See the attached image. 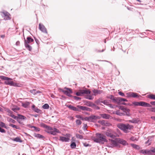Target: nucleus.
<instances>
[{
    "mask_svg": "<svg viewBox=\"0 0 155 155\" xmlns=\"http://www.w3.org/2000/svg\"><path fill=\"white\" fill-rule=\"evenodd\" d=\"M40 126L45 129V131L51 134L55 135L59 133V130L55 128H52L45 124L42 123L40 124Z\"/></svg>",
    "mask_w": 155,
    "mask_h": 155,
    "instance_id": "1",
    "label": "nucleus"
},
{
    "mask_svg": "<svg viewBox=\"0 0 155 155\" xmlns=\"http://www.w3.org/2000/svg\"><path fill=\"white\" fill-rule=\"evenodd\" d=\"M97 138L94 139V141L97 143H104V142H107L106 137L103 134L99 133H97L96 134Z\"/></svg>",
    "mask_w": 155,
    "mask_h": 155,
    "instance_id": "2",
    "label": "nucleus"
},
{
    "mask_svg": "<svg viewBox=\"0 0 155 155\" xmlns=\"http://www.w3.org/2000/svg\"><path fill=\"white\" fill-rule=\"evenodd\" d=\"M117 126L119 128L123 130L125 133L127 132L128 130H130L133 127L132 126L128 124H125L123 123H119Z\"/></svg>",
    "mask_w": 155,
    "mask_h": 155,
    "instance_id": "3",
    "label": "nucleus"
},
{
    "mask_svg": "<svg viewBox=\"0 0 155 155\" xmlns=\"http://www.w3.org/2000/svg\"><path fill=\"white\" fill-rule=\"evenodd\" d=\"M27 40H25V46L27 49L29 51H31L32 49V48L31 46L29 45V44L33 41L34 40L29 37H27Z\"/></svg>",
    "mask_w": 155,
    "mask_h": 155,
    "instance_id": "4",
    "label": "nucleus"
},
{
    "mask_svg": "<svg viewBox=\"0 0 155 155\" xmlns=\"http://www.w3.org/2000/svg\"><path fill=\"white\" fill-rule=\"evenodd\" d=\"M132 104L135 106H140L145 107H151V105L150 104L143 101H141L140 102L134 101L132 102Z\"/></svg>",
    "mask_w": 155,
    "mask_h": 155,
    "instance_id": "5",
    "label": "nucleus"
},
{
    "mask_svg": "<svg viewBox=\"0 0 155 155\" xmlns=\"http://www.w3.org/2000/svg\"><path fill=\"white\" fill-rule=\"evenodd\" d=\"M59 90L65 94L69 97H71V94L72 93V90L71 89L69 88H68L66 87H65L64 89L61 88H59Z\"/></svg>",
    "mask_w": 155,
    "mask_h": 155,
    "instance_id": "6",
    "label": "nucleus"
},
{
    "mask_svg": "<svg viewBox=\"0 0 155 155\" xmlns=\"http://www.w3.org/2000/svg\"><path fill=\"white\" fill-rule=\"evenodd\" d=\"M91 91L89 90H83L80 91L76 93V95L78 96H81L83 94H90Z\"/></svg>",
    "mask_w": 155,
    "mask_h": 155,
    "instance_id": "7",
    "label": "nucleus"
},
{
    "mask_svg": "<svg viewBox=\"0 0 155 155\" xmlns=\"http://www.w3.org/2000/svg\"><path fill=\"white\" fill-rule=\"evenodd\" d=\"M114 131L111 130H109L105 132L106 135L108 137L114 138L115 136L113 134Z\"/></svg>",
    "mask_w": 155,
    "mask_h": 155,
    "instance_id": "8",
    "label": "nucleus"
},
{
    "mask_svg": "<svg viewBox=\"0 0 155 155\" xmlns=\"http://www.w3.org/2000/svg\"><path fill=\"white\" fill-rule=\"evenodd\" d=\"M89 121L95 122L97 119H100V117L99 116L93 115L89 117Z\"/></svg>",
    "mask_w": 155,
    "mask_h": 155,
    "instance_id": "9",
    "label": "nucleus"
},
{
    "mask_svg": "<svg viewBox=\"0 0 155 155\" xmlns=\"http://www.w3.org/2000/svg\"><path fill=\"white\" fill-rule=\"evenodd\" d=\"M39 28L42 32L46 33H47V29L45 26L40 23L39 24Z\"/></svg>",
    "mask_w": 155,
    "mask_h": 155,
    "instance_id": "10",
    "label": "nucleus"
},
{
    "mask_svg": "<svg viewBox=\"0 0 155 155\" xmlns=\"http://www.w3.org/2000/svg\"><path fill=\"white\" fill-rule=\"evenodd\" d=\"M5 81V84L9 85L10 86H19L18 85H17L16 84L14 83L12 81Z\"/></svg>",
    "mask_w": 155,
    "mask_h": 155,
    "instance_id": "11",
    "label": "nucleus"
},
{
    "mask_svg": "<svg viewBox=\"0 0 155 155\" xmlns=\"http://www.w3.org/2000/svg\"><path fill=\"white\" fill-rule=\"evenodd\" d=\"M101 99H99L96 102L97 103H99L100 102H101L103 103L104 104L108 105L109 104V102L107 100H105L103 101H101Z\"/></svg>",
    "mask_w": 155,
    "mask_h": 155,
    "instance_id": "12",
    "label": "nucleus"
},
{
    "mask_svg": "<svg viewBox=\"0 0 155 155\" xmlns=\"http://www.w3.org/2000/svg\"><path fill=\"white\" fill-rule=\"evenodd\" d=\"M154 153H155V148H153L151 150H147L146 154L152 155Z\"/></svg>",
    "mask_w": 155,
    "mask_h": 155,
    "instance_id": "13",
    "label": "nucleus"
},
{
    "mask_svg": "<svg viewBox=\"0 0 155 155\" xmlns=\"http://www.w3.org/2000/svg\"><path fill=\"white\" fill-rule=\"evenodd\" d=\"M77 107L79 109L83 110L89 111L90 109L87 107L83 106H77Z\"/></svg>",
    "mask_w": 155,
    "mask_h": 155,
    "instance_id": "14",
    "label": "nucleus"
},
{
    "mask_svg": "<svg viewBox=\"0 0 155 155\" xmlns=\"http://www.w3.org/2000/svg\"><path fill=\"white\" fill-rule=\"evenodd\" d=\"M2 13L4 15V19L5 20H8L10 19V17L9 16V14L7 12H3Z\"/></svg>",
    "mask_w": 155,
    "mask_h": 155,
    "instance_id": "15",
    "label": "nucleus"
},
{
    "mask_svg": "<svg viewBox=\"0 0 155 155\" xmlns=\"http://www.w3.org/2000/svg\"><path fill=\"white\" fill-rule=\"evenodd\" d=\"M94 95H96L98 94H100L102 92V91L94 89L92 91Z\"/></svg>",
    "mask_w": 155,
    "mask_h": 155,
    "instance_id": "16",
    "label": "nucleus"
},
{
    "mask_svg": "<svg viewBox=\"0 0 155 155\" xmlns=\"http://www.w3.org/2000/svg\"><path fill=\"white\" fill-rule=\"evenodd\" d=\"M60 140L63 142H67L69 140V139L65 137H60Z\"/></svg>",
    "mask_w": 155,
    "mask_h": 155,
    "instance_id": "17",
    "label": "nucleus"
},
{
    "mask_svg": "<svg viewBox=\"0 0 155 155\" xmlns=\"http://www.w3.org/2000/svg\"><path fill=\"white\" fill-rule=\"evenodd\" d=\"M100 115L103 118L106 119H109L110 117L109 115L105 114H100Z\"/></svg>",
    "mask_w": 155,
    "mask_h": 155,
    "instance_id": "18",
    "label": "nucleus"
},
{
    "mask_svg": "<svg viewBox=\"0 0 155 155\" xmlns=\"http://www.w3.org/2000/svg\"><path fill=\"white\" fill-rule=\"evenodd\" d=\"M67 107L72 110L79 111L78 108L74 107L73 106H72L71 105H68Z\"/></svg>",
    "mask_w": 155,
    "mask_h": 155,
    "instance_id": "19",
    "label": "nucleus"
},
{
    "mask_svg": "<svg viewBox=\"0 0 155 155\" xmlns=\"http://www.w3.org/2000/svg\"><path fill=\"white\" fill-rule=\"evenodd\" d=\"M110 140L111 144V147H112L117 145V143L115 140Z\"/></svg>",
    "mask_w": 155,
    "mask_h": 155,
    "instance_id": "20",
    "label": "nucleus"
},
{
    "mask_svg": "<svg viewBox=\"0 0 155 155\" xmlns=\"http://www.w3.org/2000/svg\"><path fill=\"white\" fill-rule=\"evenodd\" d=\"M139 121L138 119L134 118L132 120H129V121L133 123L136 124L138 123Z\"/></svg>",
    "mask_w": 155,
    "mask_h": 155,
    "instance_id": "21",
    "label": "nucleus"
},
{
    "mask_svg": "<svg viewBox=\"0 0 155 155\" xmlns=\"http://www.w3.org/2000/svg\"><path fill=\"white\" fill-rule=\"evenodd\" d=\"M32 107L35 111L38 113H40L41 111L39 109L35 107V106L34 105L32 106Z\"/></svg>",
    "mask_w": 155,
    "mask_h": 155,
    "instance_id": "22",
    "label": "nucleus"
},
{
    "mask_svg": "<svg viewBox=\"0 0 155 155\" xmlns=\"http://www.w3.org/2000/svg\"><path fill=\"white\" fill-rule=\"evenodd\" d=\"M118 142L124 145H126L127 144V143L126 141L121 139L119 140Z\"/></svg>",
    "mask_w": 155,
    "mask_h": 155,
    "instance_id": "23",
    "label": "nucleus"
},
{
    "mask_svg": "<svg viewBox=\"0 0 155 155\" xmlns=\"http://www.w3.org/2000/svg\"><path fill=\"white\" fill-rule=\"evenodd\" d=\"M131 145L133 148L135 149L139 150L140 149L139 146L136 144H131Z\"/></svg>",
    "mask_w": 155,
    "mask_h": 155,
    "instance_id": "24",
    "label": "nucleus"
},
{
    "mask_svg": "<svg viewBox=\"0 0 155 155\" xmlns=\"http://www.w3.org/2000/svg\"><path fill=\"white\" fill-rule=\"evenodd\" d=\"M18 119H21V120H23L26 119V117H25L24 116L22 115L19 114H18Z\"/></svg>",
    "mask_w": 155,
    "mask_h": 155,
    "instance_id": "25",
    "label": "nucleus"
},
{
    "mask_svg": "<svg viewBox=\"0 0 155 155\" xmlns=\"http://www.w3.org/2000/svg\"><path fill=\"white\" fill-rule=\"evenodd\" d=\"M130 111V110L129 109L125 108L124 111V112L126 113V114L127 116L129 115V111Z\"/></svg>",
    "mask_w": 155,
    "mask_h": 155,
    "instance_id": "26",
    "label": "nucleus"
},
{
    "mask_svg": "<svg viewBox=\"0 0 155 155\" xmlns=\"http://www.w3.org/2000/svg\"><path fill=\"white\" fill-rule=\"evenodd\" d=\"M13 140L14 141L17 142H22V141L21 140L20 138L19 137H17L14 138Z\"/></svg>",
    "mask_w": 155,
    "mask_h": 155,
    "instance_id": "27",
    "label": "nucleus"
},
{
    "mask_svg": "<svg viewBox=\"0 0 155 155\" xmlns=\"http://www.w3.org/2000/svg\"><path fill=\"white\" fill-rule=\"evenodd\" d=\"M70 146L72 148H75L76 147V145L75 142H73L71 144Z\"/></svg>",
    "mask_w": 155,
    "mask_h": 155,
    "instance_id": "28",
    "label": "nucleus"
},
{
    "mask_svg": "<svg viewBox=\"0 0 155 155\" xmlns=\"http://www.w3.org/2000/svg\"><path fill=\"white\" fill-rule=\"evenodd\" d=\"M116 114H117L120 116H122L123 115H125L124 113L120 112V111L119 110H117L116 111Z\"/></svg>",
    "mask_w": 155,
    "mask_h": 155,
    "instance_id": "29",
    "label": "nucleus"
},
{
    "mask_svg": "<svg viewBox=\"0 0 155 155\" xmlns=\"http://www.w3.org/2000/svg\"><path fill=\"white\" fill-rule=\"evenodd\" d=\"M9 126L12 127L13 128H15L16 129H19L20 128L19 127L16 126L15 125L10 124L9 125Z\"/></svg>",
    "mask_w": 155,
    "mask_h": 155,
    "instance_id": "30",
    "label": "nucleus"
},
{
    "mask_svg": "<svg viewBox=\"0 0 155 155\" xmlns=\"http://www.w3.org/2000/svg\"><path fill=\"white\" fill-rule=\"evenodd\" d=\"M148 98L155 100V95L154 94H151L148 96Z\"/></svg>",
    "mask_w": 155,
    "mask_h": 155,
    "instance_id": "31",
    "label": "nucleus"
},
{
    "mask_svg": "<svg viewBox=\"0 0 155 155\" xmlns=\"http://www.w3.org/2000/svg\"><path fill=\"white\" fill-rule=\"evenodd\" d=\"M2 78L3 80H6V81L12 80V79L5 76H2Z\"/></svg>",
    "mask_w": 155,
    "mask_h": 155,
    "instance_id": "32",
    "label": "nucleus"
},
{
    "mask_svg": "<svg viewBox=\"0 0 155 155\" xmlns=\"http://www.w3.org/2000/svg\"><path fill=\"white\" fill-rule=\"evenodd\" d=\"M49 106L48 104H45L42 106V107L44 109H48L49 108Z\"/></svg>",
    "mask_w": 155,
    "mask_h": 155,
    "instance_id": "33",
    "label": "nucleus"
},
{
    "mask_svg": "<svg viewBox=\"0 0 155 155\" xmlns=\"http://www.w3.org/2000/svg\"><path fill=\"white\" fill-rule=\"evenodd\" d=\"M76 123L78 125H80L81 124L82 122L80 120L77 119L76 121Z\"/></svg>",
    "mask_w": 155,
    "mask_h": 155,
    "instance_id": "34",
    "label": "nucleus"
},
{
    "mask_svg": "<svg viewBox=\"0 0 155 155\" xmlns=\"http://www.w3.org/2000/svg\"><path fill=\"white\" fill-rule=\"evenodd\" d=\"M20 108L18 107H15L13 108L12 109V110H13L14 112H16L18 110H19Z\"/></svg>",
    "mask_w": 155,
    "mask_h": 155,
    "instance_id": "35",
    "label": "nucleus"
},
{
    "mask_svg": "<svg viewBox=\"0 0 155 155\" xmlns=\"http://www.w3.org/2000/svg\"><path fill=\"white\" fill-rule=\"evenodd\" d=\"M35 136L36 137L39 138H43L44 137L42 135L39 134H35Z\"/></svg>",
    "mask_w": 155,
    "mask_h": 155,
    "instance_id": "36",
    "label": "nucleus"
},
{
    "mask_svg": "<svg viewBox=\"0 0 155 155\" xmlns=\"http://www.w3.org/2000/svg\"><path fill=\"white\" fill-rule=\"evenodd\" d=\"M118 100L120 102L122 101H127V99L123 98H118Z\"/></svg>",
    "mask_w": 155,
    "mask_h": 155,
    "instance_id": "37",
    "label": "nucleus"
},
{
    "mask_svg": "<svg viewBox=\"0 0 155 155\" xmlns=\"http://www.w3.org/2000/svg\"><path fill=\"white\" fill-rule=\"evenodd\" d=\"M76 136L77 138L80 139H82L83 138L82 136L79 134H76Z\"/></svg>",
    "mask_w": 155,
    "mask_h": 155,
    "instance_id": "38",
    "label": "nucleus"
},
{
    "mask_svg": "<svg viewBox=\"0 0 155 155\" xmlns=\"http://www.w3.org/2000/svg\"><path fill=\"white\" fill-rule=\"evenodd\" d=\"M9 116L13 118L15 120H18V117H16L13 114H9Z\"/></svg>",
    "mask_w": 155,
    "mask_h": 155,
    "instance_id": "39",
    "label": "nucleus"
},
{
    "mask_svg": "<svg viewBox=\"0 0 155 155\" xmlns=\"http://www.w3.org/2000/svg\"><path fill=\"white\" fill-rule=\"evenodd\" d=\"M132 97H138L139 96L136 93L133 92V93H132Z\"/></svg>",
    "mask_w": 155,
    "mask_h": 155,
    "instance_id": "40",
    "label": "nucleus"
},
{
    "mask_svg": "<svg viewBox=\"0 0 155 155\" xmlns=\"http://www.w3.org/2000/svg\"><path fill=\"white\" fill-rule=\"evenodd\" d=\"M29 91L34 95H35L36 94V90L35 89H33L32 90H31Z\"/></svg>",
    "mask_w": 155,
    "mask_h": 155,
    "instance_id": "41",
    "label": "nucleus"
},
{
    "mask_svg": "<svg viewBox=\"0 0 155 155\" xmlns=\"http://www.w3.org/2000/svg\"><path fill=\"white\" fill-rule=\"evenodd\" d=\"M140 152L143 154H146L147 150H142L140 151Z\"/></svg>",
    "mask_w": 155,
    "mask_h": 155,
    "instance_id": "42",
    "label": "nucleus"
},
{
    "mask_svg": "<svg viewBox=\"0 0 155 155\" xmlns=\"http://www.w3.org/2000/svg\"><path fill=\"white\" fill-rule=\"evenodd\" d=\"M8 121L11 122L13 123H15V121L14 120H13L10 118H8Z\"/></svg>",
    "mask_w": 155,
    "mask_h": 155,
    "instance_id": "43",
    "label": "nucleus"
},
{
    "mask_svg": "<svg viewBox=\"0 0 155 155\" xmlns=\"http://www.w3.org/2000/svg\"><path fill=\"white\" fill-rule=\"evenodd\" d=\"M130 140L132 141H137L138 140L135 137H132L130 138Z\"/></svg>",
    "mask_w": 155,
    "mask_h": 155,
    "instance_id": "44",
    "label": "nucleus"
},
{
    "mask_svg": "<svg viewBox=\"0 0 155 155\" xmlns=\"http://www.w3.org/2000/svg\"><path fill=\"white\" fill-rule=\"evenodd\" d=\"M148 110L150 111L155 112V108H149Z\"/></svg>",
    "mask_w": 155,
    "mask_h": 155,
    "instance_id": "45",
    "label": "nucleus"
},
{
    "mask_svg": "<svg viewBox=\"0 0 155 155\" xmlns=\"http://www.w3.org/2000/svg\"><path fill=\"white\" fill-rule=\"evenodd\" d=\"M75 117L78 119H80L81 120H82V118H83V117L82 116L79 115H77L75 116Z\"/></svg>",
    "mask_w": 155,
    "mask_h": 155,
    "instance_id": "46",
    "label": "nucleus"
},
{
    "mask_svg": "<svg viewBox=\"0 0 155 155\" xmlns=\"http://www.w3.org/2000/svg\"><path fill=\"white\" fill-rule=\"evenodd\" d=\"M132 93H133V92H129L128 93H127V96L128 97H132Z\"/></svg>",
    "mask_w": 155,
    "mask_h": 155,
    "instance_id": "47",
    "label": "nucleus"
},
{
    "mask_svg": "<svg viewBox=\"0 0 155 155\" xmlns=\"http://www.w3.org/2000/svg\"><path fill=\"white\" fill-rule=\"evenodd\" d=\"M86 98H87V99H88L89 100H91L93 99V98L91 95H87L86 97Z\"/></svg>",
    "mask_w": 155,
    "mask_h": 155,
    "instance_id": "48",
    "label": "nucleus"
},
{
    "mask_svg": "<svg viewBox=\"0 0 155 155\" xmlns=\"http://www.w3.org/2000/svg\"><path fill=\"white\" fill-rule=\"evenodd\" d=\"M31 127H33L34 128L35 130L37 131H39L40 130V129L38 127H37L35 126H32Z\"/></svg>",
    "mask_w": 155,
    "mask_h": 155,
    "instance_id": "49",
    "label": "nucleus"
},
{
    "mask_svg": "<svg viewBox=\"0 0 155 155\" xmlns=\"http://www.w3.org/2000/svg\"><path fill=\"white\" fill-rule=\"evenodd\" d=\"M89 117H83L82 118V120H86V121H89Z\"/></svg>",
    "mask_w": 155,
    "mask_h": 155,
    "instance_id": "50",
    "label": "nucleus"
},
{
    "mask_svg": "<svg viewBox=\"0 0 155 155\" xmlns=\"http://www.w3.org/2000/svg\"><path fill=\"white\" fill-rule=\"evenodd\" d=\"M0 132L2 133H5L6 131L5 130L3 129L2 128L0 127Z\"/></svg>",
    "mask_w": 155,
    "mask_h": 155,
    "instance_id": "51",
    "label": "nucleus"
},
{
    "mask_svg": "<svg viewBox=\"0 0 155 155\" xmlns=\"http://www.w3.org/2000/svg\"><path fill=\"white\" fill-rule=\"evenodd\" d=\"M0 126L2 127H5V124L4 123L1 122L0 123Z\"/></svg>",
    "mask_w": 155,
    "mask_h": 155,
    "instance_id": "52",
    "label": "nucleus"
},
{
    "mask_svg": "<svg viewBox=\"0 0 155 155\" xmlns=\"http://www.w3.org/2000/svg\"><path fill=\"white\" fill-rule=\"evenodd\" d=\"M7 112L8 113V114L9 115V114H12V113H13L9 109H8L7 110Z\"/></svg>",
    "mask_w": 155,
    "mask_h": 155,
    "instance_id": "53",
    "label": "nucleus"
},
{
    "mask_svg": "<svg viewBox=\"0 0 155 155\" xmlns=\"http://www.w3.org/2000/svg\"><path fill=\"white\" fill-rule=\"evenodd\" d=\"M84 127H83V129L84 130H86V127H87V124H85L84 123Z\"/></svg>",
    "mask_w": 155,
    "mask_h": 155,
    "instance_id": "54",
    "label": "nucleus"
},
{
    "mask_svg": "<svg viewBox=\"0 0 155 155\" xmlns=\"http://www.w3.org/2000/svg\"><path fill=\"white\" fill-rule=\"evenodd\" d=\"M119 108V109L122 110L124 112L125 108H124L123 106H120Z\"/></svg>",
    "mask_w": 155,
    "mask_h": 155,
    "instance_id": "55",
    "label": "nucleus"
},
{
    "mask_svg": "<svg viewBox=\"0 0 155 155\" xmlns=\"http://www.w3.org/2000/svg\"><path fill=\"white\" fill-rule=\"evenodd\" d=\"M119 95H120L121 96H124V93L121 92H119Z\"/></svg>",
    "mask_w": 155,
    "mask_h": 155,
    "instance_id": "56",
    "label": "nucleus"
},
{
    "mask_svg": "<svg viewBox=\"0 0 155 155\" xmlns=\"http://www.w3.org/2000/svg\"><path fill=\"white\" fill-rule=\"evenodd\" d=\"M98 123L101 124H102L103 125L104 124L105 121L104 120L102 121H98Z\"/></svg>",
    "mask_w": 155,
    "mask_h": 155,
    "instance_id": "57",
    "label": "nucleus"
},
{
    "mask_svg": "<svg viewBox=\"0 0 155 155\" xmlns=\"http://www.w3.org/2000/svg\"><path fill=\"white\" fill-rule=\"evenodd\" d=\"M74 98L76 100H78L81 99L80 98L76 96L74 97Z\"/></svg>",
    "mask_w": 155,
    "mask_h": 155,
    "instance_id": "58",
    "label": "nucleus"
},
{
    "mask_svg": "<svg viewBox=\"0 0 155 155\" xmlns=\"http://www.w3.org/2000/svg\"><path fill=\"white\" fill-rule=\"evenodd\" d=\"M109 98L112 99L113 100H114V97L112 95H110V97H109Z\"/></svg>",
    "mask_w": 155,
    "mask_h": 155,
    "instance_id": "59",
    "label": "nucleus"
},
{
    "mask_svg": "<svg viewBox=\"0 0 155 155\" xmlns=\"http://www.w3.org/2000/svg\"><path fill=\"white\" fill-rule=\"evenodd\" d=\"M83 144L84 145V146L85 147H87L88 146H89V144H88V143H83Z\"/></svg>",
    "mask_w": 155,
    "mask_h": 155,
    "instance_id": "60",
    "label": "nucleus"
},
{
    "mask_svg": "<svg viewBox=\"0 0 155 155\" xmlns=\"http://www.w3.org/2000/svg\"><path fill=\"white\" fill-rule=\"evenodd\" d=\"M150 103L152 105H155V101H151Z\"/></svg>",
    "mask_w": 155,
    "mask_h": 155,
    "instance_id": "61",
    "label": "nucleus"
},
{
    "mask_svg": "<svg viewBox=\"0 0 155 155\" xmlns=\"http://www.w3.org/2000/svg\"><path fill=\"white\" fill-rule=\"evenodd\" d=\"M41 93V91H37L36 90V94H40Z\"/></svg>",
    "mask_w": 155,
    "mask_h": 155,
    "instance_id": "62",
    "label": "nucleus"
},
{
    "mask_svg": "<svg viewBox=\"0 0 155 155\" xmlns=\"http://www.w3.org/2000/svg\"><path fill=\"white\" fill-rule=\"evenodd\" d=\"M108 105L109 107H111V108H113V106L112 105H111V104H110L109 103V104H108Z\"/></svg>",
    "mask_w": 155,
    "mask_h": 155,
    "instance_id": "63",
    "label": "nucleus"
},
{
    "mask_svg": "<svg viewBox=\"0 0 155 155\" xmlns=\"http://www.w3.org/2000/svg\"><path fill=\"white\" fill-rule=\"evenodd\" d=\"M151 118L153 120H155V116H152Z\"/></svg>",
    "mask_w": 155,
    "mask_h": 155,
    "instance_id": "64",
    "label": "nucleus"
}]
</instances>
